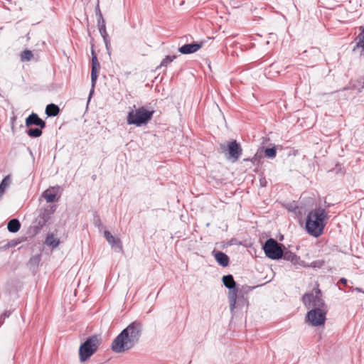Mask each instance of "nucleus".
Instances as JSON below:
<instances>
[{
  "label": "nucleus",
  "instance_id": "nucleus-1",
  "mask_svg": "<svg viewBox=\"0 0 364 364\" xmlns=\"http://www.w3.org/2000/svg\"><path fill=\"white\" fill-rule=\"evenodd\" d=\"M143 325L139 321L130 323L113 340L111 349L116 353H122L132 349L140 341Z\"/></svg>",
  "mask_w": 364,
  "mask_h": 364
},
{
  "label": "nucleus",
  "instance_id": "nucleus-2",
  "mask_svg": "<svg viewBox=\"0 0 364 364\" xmlns=\"http://www.w3.org/2000/svg\"><path fill=\"white\" fill-rule=\"evenodd\" d=\"M328 218V213L323 208H318L310 211L306 220L307 232L315 237L321 235Z\"/></svg>",
  "mask_w": 364,
  "mask_h": 364
},
{
  "label": "nucleus",
  "instance_id": "nucleus-3",
  "mask_svg": "<svg viewBox=\"0 0 364 364\" xmlns=\"http://www.w3.org/2000/svg\"><path fill=\"white\" fill-rule=\"evenodd\" d=\"M154 111L148 110L145 107H141L135 110L132 109L128 112L127 123L129 125L141 127L146 124L152 118Z\"/></svg>",
  "mask_w": 364,
  "mask_h": 364
},
{
  "label": "nucleus",
  "instance_id": "nucleus-4",
  "mask_svg": "<svg viewBox=\"0 0 364 364\" xmlns=\"http://www.w3.org/2000/svg\"><path fill=\"white\" fill-rule=\"evenodd\" d=\"M99 339L96 336L87 338L79 348V356L81 362H85L97 350Z\"/></svg>",
  "mask_w": 364,
  "mask_h": 364
},
{
  "label": "nucleus",
  "instance_id": "nucleus-5",
  "mask_svg": "<svg viewBox=\"0 0 364 364\" xmlns=\"http://www.w3.org/2000/svg\"><path fill=\"white\" fill-rule=\"evenodd\" d=\"M302 301L307 309L325 308V303L319 289H315L312 292L305 294L302 297Z\"/></svg>",
  "mask_w": 364,
  "mask_h": 364
},
{
  "label": "nucleus",
  "instance_id": "nucleus-6",
  "mask_svg": "<svg viewBox=\"0 0 364 364\" xmlns=\"http://www.w3.org/2000/svg\"><path fill=\"white\" fill-rule=\"evenodd\" d=\"M282 245L278 243L275 240L268 239L263 246L266 256L272 259H279L283 256Z\"/></svg>",
  "mask_w": 364,
  "mask_h": 364
},
{
  "label": "nucleus",
  "instance_id": "nucleus-7",
  "mask_svg": "<svg viewBox=\"0 0 364 364\" xmlns=\"http://www.w3.org/2000/svg\"><path fill=\"white\" fill-rule=\"evenodd\" d=\"M327 311L323 309H312L306 316V322L312 326H320L325 323Z\"/></svg>",
  "mask_w": 364,
  "mask_h": 364
},
{
  "label": "nucleus",
  "instance_id": "nucleus-8",
  "mask_svg": "<svg viewBox=\"0 0 364 364\" xmlns=\"http://www.w3.org/2000/svg\"><path fill=\"white\" fill-rule=\"evenodd\" d=\"M223 282L225 287L229 289L228 300L230 303V309L231 311H233L236 306L238 291L237 289L236 288V283L232 275L231 274L223 276Z\"/></svg>",
  "mask_w": 364,
  "mask_h": 364
},
{
  "label": "nucleus",
  "instance_id": "nucleus-9",
  "mask_svg": "<svg viewBox=\"0 0 364 364\" xmlns=\"http://www.w3.org/2000/svg\"><path fill=\"white\" fill-rule=\"evenodd\" d=\"M100 68V63L97 60V56L92 52V70H91V82L92 89L90 90V96L94 92V88L98 77V71Z\"/></svg>",
  "mask_w": 364,
  "mask_h": 364
},
{
  "label": "nucleus",
  "instance_id": "nucleus-10",
  "mask_svg": "<svg viewBox=\"0 0 364 364\" xmlns=\"http://www.w3.org/2000/svg\"><path fill=\"white\" fill-rule=\"evenodd\" d=\"M228 151L230 155L229 159L233 162L236 161L242 154V148L235 140L230 141L228 144Z\"/></svg>",
  "mask_w": 364,
  "mask_h": 364
},
{
  "label": "nucleus",
  "instance_id": "nucleus-11",
  "mask_svg": "<svg viewBox=\"0 0 364 364\" xmlns=\"http://www.w3.org/2000/svg\"><path fill=\"white\" fill-rule=\"evenodd\" d=\"M104 237H105L107 242L111 245V247L114 249L115 251L120 252L122 251V245L119 238L114 237L112 233L105 230L104 232Z\"/></svg>",
  "mask_w": 364,
  "mask_h": 364
},
{
  "label": "nucleus",
  "instance_id": "nucleus-12",
  "mask_svg": "<svg viewBox=\"0 0 364 364\" xmlns=\"http://www.w3.org/2000/svg\"><path fill=\"white\" fill-rule=\"evenodd\" d=\"M282 257L285 260L290 261L296 267H306L305 262L301 260L299 256L291 252H286L283 253Z\"/></svg>",
  "mask_w": 364,
  "mask_h": 364
},
{
  "label": "nucleus",
  "instance_id": "nucleus-13",
  "mask_svg": "<svg viewBox=\"0 0 364 364\" xmlns=\"http://www.w3.org/2000/svg\"><path fill=\"white\" fill-rule=\"evenodd\" d=\"M203 43H193L185 44L178 48V50L182 54H191L197 52L203 46Z\"/></svg>",
  "mask_w": 364,
  "mask_h": 364
},
{
  "label": "nucleus",
  "instance_id": "nucleus-14",
  "mask_svg": "<svg viewBox=\"0 0 364 364\" xmlns=\"http://www.w3.org/2000/svg\"><path fill=\"white\" fill-rule=\"evenodd\" d=\"M36 125L40 127L41 129L46 127V122L42 120L37 114L32 113L26 119V125L27 127L31 125Z\"/></svg>",
  "mask_w": 364,
  "mask_h": 364
},
{
  "label": "nucleus",
  "instance_id": "nucleus-15",
  "mask_svg": "<svg viewBox=\"0 0 364 364\" xmlns=\"http://www.w3.org/2000/svg\"><path fill=\"white\" fill-rule=\"evenodd\" d=\"M213 254L217 262L222 267H227L229 264L228 256L220 251H213Z\"/></svg>",
  "mask_w": 364,
  "mask_h": 364
},
{
  "label": "nucleus",
  "instance_id": "nucleus-16",
  "mask_svg": "<svg viewBox=\"0 0 364 364\" xmlns=\"http://www.w3.org/2000/svg\"><path fill=\"white\" fill-rule=\"evenodd\" d=\"M97 23H98L99 31H100L102 37V38L107 37L108 34L106 31L105 21L103 16L100 10H99V18H98Z\"/></svg>",
  "mask_w": 364,
  "mask_h": 364
},
{
  "label": "nucleus",
  "instance_id": "nucleus-17",
  "mask_svg": "<svg viewBox=\"0 0 364 364\" xmlns=\"http://www.w3.org/2000/svg\"><path fill=\"white\" fill-rule=\"evenodd\" d=\"M21 228V224L18 220L17 219H11L7 225V228L11 232H16L19 230Z\"/></svg>",
  "mask_w": 364,
  "mask_h": 364
},
{
  "label": "nucleus",
  "instance_id": "nucleus-18",
  "mask_svg": "<svg viewBox=\"0 0 364 364\" xmlns=\"http://www.w3.org/2000/svg\"><path fill=\"white\" fill-rule=\"evenodd\" d=\"M59 112V107L54 104L47 105L46 109V113L49 117H55L58 114Z\"/></svg>",
  "mask_w": 364,
  "mask_h": 364
},
{
  "label": "nucleus",
  "instance_id": "nucleus-19",
  "mask_svg": "<svg viewBox=\"0 0 364 364\" xmlns=\"http://www.w3.org/2000/svg\"><path fill=\"white\" fill-rule=\"evenodd\" d=\"M45 243L48 246H50L53 248L56 247L59 245V240H58L53 234H48Z\"/></svg>",
  "mask_w": 364,
  "mask_h": 364
},
{
  "label": "nucleus",
  "instance_id": "nucleus-20",
  "mask_svg": "<svg viewBox=\"0 0 364 364\" xmlns=\"http://www.w3.org/2000/svg\"><path fill=\"white\" fill-rule=\"evenodd\" d=\"M353 87L357 90L358 92H361L364 90V75L355 82Z\"/></svg>",
  "mask_w": 364,
  "mask_h": 364
},
{
  "label": "nucleus",
  "instance_id": "nucleus-21",
  "mask_svg": "<svg viewBox=\"0 0 364 364\" xmlns=\"http://www.w3.org/2000/svg\"><path fill=\"white\" fill-rule=\"evenodd\" d=\"M359 29L360 32L357 37V46L364 48V26H360Z\"/></svg>",
  "mask_w": 364,
  "mask_h": 364
},
{
  "label": "nucleus",
  "instance_id": "nucleus-22",
  "mask_svg": "<svg viewBox=\"0 0 364 364\" xmlns=\"http://www.w3.org/2000/svg\"><path fill=\"white\" fill-rule=\"evenodd\" d=\"M43 197L46 200L48 203H52L55 201L56 195L55 193L47 190L43 192Z\"/></svg>",
  "mask_w": 364,
  "mask_h": 364
},
{
  "label": "nucleus",
  "instance_id": "nucleus-23",
  "mask_svg": "<svg viewBox=\"0 0 364 364\" xmlns=\"http://www.w3.org/2000/svg\"><path fill=\"white\" fill-rule=\"evenodd\" d=\"M41 261V255H36L31 257V259L28 261V265L31 267H36L38 265L39 262Z\"/></svg>",
  "mask_w": 364,
  "mask_h": 364
},
{
  "label": "nucleus",
  "instance_id": "nucleus-24",
  "mask_svg": "<svg viewBox=\"0 0 364 364\" xmlns=\"http://www.w3.org/2000/svg\"><path fill=\"white\" fill-rule=\"evenodd\" d=\"M27 134L31 137H38L41 136L42 131L39 128H31L27 131Z\"/></svg>",
  "mask_w": 364,
  "mask_h": 364
},
{
  "label": "nucleus",
  "instance_id": "nucleus-25",
  "mask_svg": "<svg viewBox=\"0 0 364 364\" xmlns=\"http://www.w3.org/2000/svg\"><path fill=\"white\" fill-rule=\"evenodd\" d=\"M33 58V53L29 50H25L21 54V60L22 61H29Z\"/></svg>",
  "mask_w": 364,
  "mask_h": 364
},
{
  "label": "nucleus",
  "instance_id": "nucleus-26",
  "mask_svg": "<svg viewBox=\"0 0 364 364\" xmlns=\"http://www.w3.org/2000/svg\"><path fill=\"white\" fill-rule=\"evenodd\" d=\"M176 55H167L164 59L162 60L160 66H167L169 63H171L175 58Z\"/></svg>",
  "mask_w": 364,
  "mask_h": 364
},
{
  "label": "nucleus",
  "instance_id": "nucleus-27",
  "mask_svg": "<svg viewBox=\"0 0 364 364\" xmlns=\"http://www.w3.org/2000/svg\"><path fill=\"white\" fill-rule=\"evenodd\" d=\"M264 152H265V155L267 157L272 159L276 156L277 150H276L275 147L267 148L265 149Z\"/></svg>",
  "mask_w": 364,
  "mask_h": 364
},
{
  "label": "nucleus",
  "instance_id": "nucleus-28",
  "mask_svg": "<svg viewBox=\"0 0 364 364\" xmlns=\"http://www.w3.org/2000/svg\"><path fill=\"white\" fill-rule=\"evenodd\" d=\"M324 264V262L323 260H318V261H314L313 262L311 263V264H306V267H321Z\"/></svg>",
  "mask_w": 364,
  "mask_h": 364
},
{
  "label": "nucleus",
  "instance_id": "nucleus-29",
  "mask_svg": "<svg viewBox=\"0 0 364 364\" xmlns=\"http://www.w3.org/2000/svg\"><path fill=\"white\" fill-rule=\"evenodd\" d=\"M1 183L4 185L5 187H9V186L11 183V177L10 176H6L4 177V178L2 180Z\"/></svg>",
  "mask_w": 364,
  "mask_h": 364
},
{
  "label": "nucleus",
  "instance_id": "nucleus-30",
  "mask_svg": "<svg viewBox=\"0 0 364 364\" xmlns=\"http://www.w3.org/2000/svg\"><path fill=\"white\" fill-rule=\"evenodd\" d=\"M103 40H104V42H105V47H106V49L108 51V53H109V50L111 48V44H110V41L109 40L108 38V36L107 37H104L102 38Z\"/></svg>",
  "mask_w": 364,
  "mask_h": 364
},
{
  "label": "nucleus",
  "instance_id": "nucleus-31",
  "mask_svg": "<svg viewBox=\"0 0 364 364\" xmlns=\"http://www.w3.org/2000/svg\"><path fill=\"white\" fill-rule=\"evenodd\" d=\"M11 315V311H6L5 312H4L1 316H0V320L1 321H3L6 318H8L9 317V316Z\"/></svg>",
  "mask_w": 364,
  "mask_h": 364
},
{
  "label": "nucleus",
  "instance_id": "nucleus-32",
  "mask_svg": "<svg viewBox=\"0 0 364 364\" xmlns=\"http://www.w3.org/2000/svg\"><path fill=\"white\" fill-rule=\"evenodd\" d=\"M8 187H5L1 183H0V198L4 194L6 189Z\"/></svg>",
  "mask_w": 364,
  "mask_h": 364
},
{
  "label": "nucleus",
  "instance_id": "nucleus-33",
  "mask_svg": "<svg viewBox=\"0 0 364 364\" xmlns=\"http://www.w3.org/2000/svg\"><path fill=\"white\" fill-rule=\"evenodd\" d=\"M18 243V242L17 240H11L9 242V246L14 247V246L16 245Z\"/></svg>",
  "mask_w": 364,
  "mask_h": 364
},
{
  "label": "nucleus",
  "instance_id": "nucleus-34",
  "mask_svg": "<svg viewBox=\"0 0 364 364\" xmlns=\"http://www.w3.org/2000/svg\"><path fill=\"white\" fill-rule=\"evenodd\" d=\"M339 282H341V283H342V284H346V283H347V279H345V278H341V279H340Z\"/></svg>",
  "mask_w": 364,
  "mask_h": 364
},
{
  "label": "nucleus",
  "instance_id": "nucleus-35",
  "mask_svg": "<svg viewBox=\"0 0 364 364\" xmlns=\"http://www.w3.org/2000/svg\"><path fill=\"white\" fill-rule=\"evenodd\" d=\"M355 290L357 291H359V292H363V291L360 288H358V287L355 288ZM363 293H364V291H363Z\"/></svg>",
  "mask_w": 364,
  "mask_h": 364
},
{
  "label": "nucleus",
  "instance_id": "nucleus-36",
  "mask_svg": "<svg viewBox=\"0 0 364 364\" xmlns=\"http://www.w3.org/2000/svg\"><path fill=\"white\" fill-rule=\"evenodd\" d=\"M3 323H4V321L0 320V327L2 326Z\"/></svg>",
  "mask_w": 364,
  "mask_h": 364
}]
</instances>
